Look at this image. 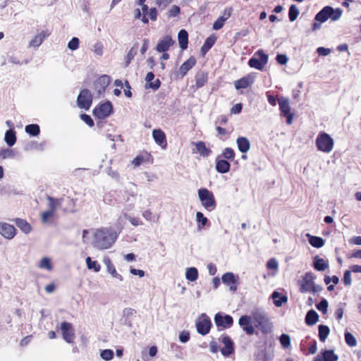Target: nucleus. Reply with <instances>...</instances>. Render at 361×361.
I'll use <instances>...</instances> for the list:
<instances>
[{
	"label": "nucleus",
	"instance_id": "obj_28",
	"mask_svg": "<svg viewBox=\"0 0 361 361\" xmlns=\"http://www.w3.org/2000/svg\"><path fill=\"white\" fill-rule=\"evenodd\" d=\"M230 164L224 160L216 159V169L219 173H225L229 171L230 170Z\"/></svg>",
	"mask_w": 361,
	"mask_h": 361
},
{
	"label": "nucleus",
	"instance_id": "obj_33",
	"mask_svg": "<svg viewBox=\"0 0 361 361\" xmlns=\"http://www.w3.org/2000/svg\"><path fill=\"white\" fill-rule=\"evenodd\" d=\"M279 109L282 116L290 114V107L289 101L286 98H281L279 99Z\"/></svg>",
	"mask_w": 361,
	"mask_h": 361
},
{
	"label": "nucleus",
	"instance_id": "obj_49",
	"mask_svg": "<svg viewBox=\"0 0 361 361\" xmlns=\"http://www.w3.org/2000/svg\"><path fill=\"white\" fill-rule=\"evenodd\" d=\"M215 42V38L212 37H208L206 41L204 42V44L202 47V51H207L214 44Z\"/></svg>",
	"mask_w": 361,
	"mask_h": 361
},
{
	"label": "nucleus",
	"instance_id": "obj_37",
	"mask_svg": "<svg viewBox=\"0 0 361 361\" xmlns=\"http://www.w3.org/2000/svg\"><path fill=\"white\" fill-rule=\"evenodd\" d=\"M138 48V43H135L131 49L128 51V54L125 57L126 66H128L131 61L134 59L137 54Z\"/></svg>",
	"mask_w": 361,
	"mask_h": 361
},
{
	"label": "nucleus",
	"instance_id": "obj_54",
	"mask_svg": "<svg viewBox=\"0 0 361 361\" xmlns=\"http://www.w3.org/2000/svg\"><path fill=\"white\" fill-rule=\"evenodd\" d=\"M280 343L283 348H288L290 345V336L288 334H283L280 337Z\"/></svg>",
	"mask_w": 361,
	"mask_h": 361
},
{
	"label": "nucleus",
	"instance_id": "obj_4",
	"mask_svg": "<svg viewBox=\"0 0 361 361\" xmlns=\"http://www.w3.org/2000/svg\"><path fill=\"white\" fill-rule=\"evenodd\" d=\"M315 145L319 151L328 154L333 150L334 141L330 135L321 132L315 140Z\"/></svg>",
	"mask_w": 361,
	"mask_h": 361
},
{
	"label": "nucleus",
	"instance_id": "obj_17",
	"mask_svg": "<svg viewBox=\"0 0 361 361\" xmlns=\"http://www.w3.org/2000/svg\"><path fill=\"white\" fill-rule=\"evenodd\" d=\"M222 282L229 286L231 291H235L237 289L238 276H235L232 272H226L222 276Z\"/></svg>",
	"mask_w": 361,
	"mask_h": 361
},
{
	"label": "nucleus",
	"instance_id": "obj_20",
	"mask_svg": "<svg viewBox=\"0 0 361 361\" xmlns=\"http://www.w3.org/2000/svg\"><path fill=\"white\" fill-rule=\"evenodd\" d=\"M50 35V32L47 30H42L37 34L30 42L29 47L37 48L39 47L44 40Z\"/></svg>",
	"mask_w": 361,
	"mask_h": 361
},
{
	"label": "nucleus",
	"instance_id": "obj_12",
	"mask_svg": "<svg viewBox=\"0 0 361 361\" xmlns=\"http://www.w3.org/2000/svg\"><path fill=\"white\" fill-rule=\"evenodd\" d=\"M214 322L218 327L226 329L231 327L233 320L231 316L219 312L214 316Z\"/></svg>",
	"mask_w": 361,
	"mask_h": 361
},
{
	"label": "nucleus",
	"instance_id": "obj_64",
	"mask_svg": "<svg viewBox=\"0 0 361 361\" xmlns=\"http://www.w3.org/2000/svg\"><path fill=\"white\" fill-rule=\"evenodd\" d=\"M276 61H277L279 64H281V65H285V64H286V63H287V62H288V59L287 56H286V55H285V54H278V55L276 56Z\"/></svg>",
	"mask_w": 361,
	"mask_h": 361
},
{
	"label": "nucleus",
	"instance_id": "obj_29",
	"mask_svg": "<svg viewBox=\"0 0 361 361\" xmlns=\"http://www.w3.org/2000/svg\"><path fill=\"white\" fill-rule=\"evenodd\" d=\"M271 298L274 304L276 307H281L282 305L288 301V298L286 295H282L278 291H274L271 294Z\"/></svg>",
	"mask_w": 361,
	"mask_h": 361
},
{
	"label": "nucleus",
	"instance_id": "obj_11",
	"mask_svg": "<svg viewBox=\"0 0 361 361\" xmlns=\"http://www.w3.org/2000/svg\"><path fill=\"white\" fill-rule=\"evenodd\" d=\"M220 341L224 344V347L221 349V353L224 357H229L234 353V343L228 336L226 334L222 335Z\"/></svg>",
	"mask_w": 361,
	"mask_h": 361
},
{
	"label": "nucleus",
	"instance_id": "obj_26",
	"mask_svg": "<svg viewBox=\"0 0 361 361\" xmlns=\"http://www.w3.org/2000/svg\"><path fill=\"white\" fill-rule=\"evenodd\" d=\"M15 223L16 226L21 230L25 234H28L32 231L31 225L25 219H16Z\"/></svg>",
	"mask_w": 361,
	"mask_h": 361
},
{
	"label": "nucleus",
	"instance_id": "obj_46",
	"mask_svg": "<svg viewBox=\"0 0 361 361\" xmlns=\"http://www.w3.org/2000/svg\"><path fill=\"white\" fill-rule=\"evenodd\" d=\"M123 214L124 218L128 220L130 223L134 226H138L143 224L142 221L138 217L131 216L126 212H124Z\"/></svg>",
	"mask_w": 361,
	"mask_h": 361
},
{
	"label": "nucleus",
	"instance_id": "obj_57",
	"mask_svg": "<svg viewBox=\"0 0 361 361\" xmlns=\"http://www.w3.org/2000/svg\"><path fill=\"white\" fill-rule=\"evenodd\" d=\"M351 272L352 271L350 269L346 270L343 274V283L347 286H350L352 283Z\"/></svg>",
	"mask_w": 361,
	"mask_h": 361
},
{
	"label": "nucleus",
	"instance_id": "obj_35",
	"mask_svg": "<svg viewBox=\"0 0 361 361\" xmlns=\"http://www.w3.org/2000/svg\"><path fill=\"white\" fill-rule=\"evenodd\" d=\"M4 140L9 147L14 145L16 142V136L13 129H10L6 132Z\"/></svg>",
	"mask_w": 361,
	"mask_h": 361
},
{
	"label": "nucleus",
	"instance_id": "obj_31",
	"mask_svg": "<svg viewBox=\"0 0 361 361\" xmlns=\"http://www.w3.org/2000/svg\"><path fill=\"white\" fill-rule=\"evenodd\" d=\"M194 145H195L196 147V152L199 153L201 156L208 157L210 154L211 150L206 147L204 142L200 141L195 142Z\"/></svg>",
	"mask_w": 361,
	"mask_h": 361
},
{
	"label": "nucleus",
	"instance_id": "obj_48",
	"mask_svg": "<svg viewBox=\"0 0 361 361\" xmlns=\"http://www.w3.org/2000/svg\"><path fill=\"white\" fill-rule=\"evenodd\" d=\"M114 351L110 349L102 350L100 352V357L105 361L111 360L114 357Z\"/></svg>",
	"mask_w": 361,
	"mask_h": 361
},
{
	"label": "nucleus",
	"instance_id": "obj_42",
	"mask_svg": "<svg viewBox=\"0 0 361 361\" xmlns=\"http://www.w3.org/2000/svg\"><path fill=\"white\" fill-rule=\"evenodd\" d=\"M196 221L197 222L198 230L202 229L208 222L207 218L205 217L204 214L200 212H197L196 213Z\"/></svg>",
	"mask_w": 361,
	"mask_h": 361
},
{
	"label": "nucleus",
	"instance_id": "obj_62",
	"mask_svg": "<svg viewBox=\"0 0 361 361\" xmlns=\"http://www.w3.org/2000/svg\"><path fill=\"white\" fill-rule=\"evenodd\" d=\"M179 340L181 343H186L190 340V333L187 331H183L179 334Z\"/></svg>",
	"mask_w": 361,
	"mask_h": 361
},
{
	"label": "nucleus",
	"instance_id": "obj_14",
	"mask_svg": "<svg viewBox=\"0 0 361 361\" xmlns=\"http://www.w3.org/2000/svg\"><path fill=\"white\" fill-rule=\"evenodd\" d=\"M61 330L63 339L68 343H71L74 340V330L71 323L63 322L61 324Z\"/></svg>",
	"mask_w": 361,
	"mask_h": 361
},
{
	"label": "nucleus",
	"instance_id": "obj_10",
	"mask_svg": "<svg viewBox=\"0 0 361 361\" xmlns=\"http://www.w3.org/2000/svg\"><path fill=\"white\" fill-rule=\"evenodd\" d=\"M113 107L110 102H106L94 108L93 114L99 119H104L108 117L112 112Z\"/></svg>",
	"mask_w": 361,
	"mask_h": 361
},
{
	"label": "nucleus",
	"instance_id": "obj_39",
	"mask_svg": "<svg viewBox=\"0 0 361 361\" xmlns=\"http://www.w3.org/2000/svg\"><path fill=\"white\" fill-rule=\"evenodd\" d=\"M38 267L42 269H45L47 271H51L53 269L51 259L49 257H44L41 259Z\"/></svg>",
	"mask_w": 361,
	"mask_h": 361
},
{
	"label": "nucleus",
	"instance_id": "obj_51",
	"mask_svg": "<svg viewBox=\"0 0 361 361\" xmlns=\"http://www.w3.org/2000/svg\"><path fill=\"white\" fill-rule=\"evenodd\" d=\"M222 156L224 157V158L232 161L234 159L235 152L233 149L230 147H226L223 151Z\"/></svg>",
	"mask_w": 361,
	"mask_h": 361
},
{
	"label": "nucleus",
	"instance_id": "obj_25",
	"mask_svg": "<svg viewBox=\"0 0 361 361\" xmlns=\"http://www.w3.org/2000/svg\"><path fill=\"white\" fill-rule=\"evenodd\" d=\"M196 60L194 57H190L180 67L179 71L182 76H184L195 64Z\"/></svg>",
	"mask_w": 361,
	"mask_h": 361
},
{
	"label": "nucleus",
	"instance_id": "obj_1",
	"mask_svg": "<svg viewBox=\"0 0 361 361\" xmlns=\"http://www.w3.org/2000/svg\"><path fill=\"white\" fill-rule=\"evenodd\" d=\"M117 235L111 228H102L93 234L92 245L98 250H106L115 243Z\"/></svg>",
	"mask_w": 361,
	"mask_h": 361
},
{
	"label": "nucleus",
	"instance_id": "obj_58",
	"mask_svg": "<svg viewBox=\"0 0 361 361\" xmlns=\"http://www.w3.org/2000/svg\"><path fill=\"white\" fill-rule=\"evenodd\" d=\"M54 212L49 209L43 212L41 215L42 222L44 224L48 223L49 219L54 216Z\"/></svg>",
	"mask_w": 361,
	"mask_h": 361
},
{
	"label": "nucleus",
	"instance_id": "obj_56",
	"mask_svg": "<svg viewBox=\"0 0 361 361\" xmlns=\"http://www.w3.org/2000/svg\"><path fill=\"white\" fill-rule=\"evenodd\" d=\"M79 39L78 37H73L68 43V47L72 51L76 50L79 47Z\"/></svg>",
	"mask_w": 361,
	"mask_h": 361
},
{
	"label": "nucleus",
	"instance_id": "obj_38",
	"mask_svg": "<svg viewBox=\"0 0 361 361\" xmlns=\"http://www.w3.org/2000/svg\"><path fill=\"white\" fill-rule=\"evenodd\" d=\"M142 215L143 218L147 221L157 223L159 219V216L153 214L150 209L144 210L142 213Z\"/></svg>",
	"mask_w": 361,
	"mask_h": 361
},
{
	"label": "nucleus",
	"instance_id": "obj_53",
	"mask_svg": "<svg viewBox=\"0 0 361 361\" xmlns=\"http://www.w3.org/2000/svg\"><path fill=\"white\" fill-rule=\"evenodd\" d=\"M106 269L113 278L117 279L120 281L123 280V276L117 272L114 265L110 266V267L107 268Z\"/></svg>",
	"mask_w": 361,
	"mask_h": 361
},
{
	"label": "nucleus",
	"instance_id": "obj_22",
	"mask_svg": "<svg viewBox=\"0 0 361 361\" xmlns=\"http://www.w3.org/2000/svg\"><path fill=\"white\" fill-rule=\"evenodd\" d=\"M232 9L227 8L224 11L223 15L220 16L213 24L214 30H220L224 25L226 20L231 16Z\"/></svg>",
	"mask_w": 361,
	"mask_h": 361
},
{
	"label": "nucleus",
	"instance_id": "obj_52",
	"mask_svg": "<svg viewBox=\"0 0 361 361\" xmlns=\"http://www.w3.org/2000/svg\"><path fill=\"white\" fill-rule=\"evenodd\" d=\"M328 302L326 299H322L320 302H319L316 307L317 310L322 312L323 314H326L328 310Z\"/></svg>",
	"mask_w": 361,
	"mask_h": 361
},
{
	"label": "nucleus",
	"instance_id": "obj_55",
	"mask_svg": "<svg viewBox=\"0 0 361 361\" xmlns=\"http://www.w3.org/2000/svg\"><path fill=\"white\" fill-rule=\"evenodd\" d=\"M48 200H49V209L55 213V212L57 209V207L59 205V200L54 199L50 197H48Z\"/></svg>",
	"mask_w": 361,
	"mask_h": 361
},
{
	"label": "nucleus",
	"instance_id": "obj_19",
	"mask_svg": "<svg viewBox=\"0 0 361 361\" xmlns=\"http://www.w3.org/2000/svg\"><path fill=\"white\" fill-rule=\"evenodd\" d=\"M255 75L254 74H248L246 76L236 80L235 82V87L237 90L247 88L255 82Z\"/></svg>",
	"mask_w": 361,
	"mask_h": 361
},
{
	"label": "nucleus",
	"instance_id": "obj_6",
	"mask_svg": "<svg viewBox=\"0 0 361 361\" xmlns=\"http://www.w3.org/2000/svg\"><path fill=\"white\" fill-rule=\"evenodd\" d=\"M252 319L256 323L255 326L263 333H269L271 331L272 325L267 317L259 311L252 312Z\"/></svg>",
	"mask_w": 361,
	"mask_h": 361
},
{
	"label": "nucleus",
	"instance_id": "obj_7",
	"mask_svg": "<svg viewBox=\"0 0 361 361\" xmlns=\"http://www.w3.org/2000/svg\"><path fill=\"white\" fill-rule=\"evenodd\" d=\"M268 63V55L262 50H258L253 57L250 59L248 65L253 68L262 71Z\"/></svg>",
	"mask_w": 361,
	"mask_h": 361
},
{
	"label": "nucleus",
	"instance_id": "obj_45",
	"mask_svg": "<svg viewBox=\"0 0 361 361\" xmlns=\"http://www.w3.org/2000/svg\"><path fill=\"white\" fill-rule=\"evenodd\" d=\"M345 341L346 344L350 347H355L357 345V340L355 337L350 332L345 333Z\"/></svg>",
	"mask_w": 361,
	"mask_h": 361
},
{
	"label": "nucleus",
	"instance_id": "obj_9",
	"mask_svg": "<svg viewBox=\"0 0 361 361\" xmlns=\"http://www.w3.org/2000/svg\"><path fill=\"white\" fill-rule=\"evenodd\" d=\"M92 102V95L87 89L82 90L77 99V104L79 108L88 110Z\"/></svg>",
	"mask_w": 361,
	"mask_h": 361
},
{
	"label": "nucleus",
	"instance_id": "obj_36",
	"mask_svg": "<svg viewBox=\"0 0 361 361\" xmlns=\"http://www.w3.org/2000/svg\"><path fill=\"white\" fill-rule=\"evenodd\" d=\"M185 278L189 281H195L198 278V271L195 267H189L185 271Z\"/></svg>",
	"mask_w": 361,
	"mask_h": 361
},
{
	"label": "nucleus",
	"instance_id": "obj_5",
	"mask_svg": "<svg viewBox=\"0 0 361 361\" xmlns=\"http://www.w3.org/2000/svg\"><path fill=\"white\" fill-rule=\"evenodd\" d=\"M198 197L202 205L209 212L215 209L216 204L213 192L207 188H200L197 191Z\"/></svg>",
	"mask_w": 361,
	"mask_h": 361
},
{
	"label": "nucleus",
	"instance_id": "obj_60",
	"mask_svg": "<svg viewBox=\"0 0 361 361\" xmlns=\"http://www.w3.org/2000/svg\"><path fill=\"white\" fill-rule=\"evenodd\" d=\"M103 45L101 42H97L94 45L93 51L97 56H102L103 54Z\"/></svg>",
	"mask_w": 361,
	"mask_h": 361
},
{
	"label": "nucleus",
	"instance_id": "obj_27",
	"mask_svg": "<svg viewBox=\"0 0 361 361\" xmlns=\"http://www.w3.org/2000/svg\"><path fill=\"white\" fill-rule=\"evenodd\" d=\"M306 236L308 238L309 243L314 247L320 248L324 245L325 241L323 238L318 236H314L307 233Z\"/></svg>",
	"mask_w": 361,
	"mask_h": 361
},
{
	"label": "nucleus",
	"instance_id": "obj_2",
	"mask_svg": "<svg viewBox=\"0 0 361 361\" xmlns=\"http://www.w3.org/2000/svg\"><path fill=\"white\" fill-rule=\"evenodd\" d=\"M343 11L339 8H334L331 6L324 7L314 17L316 21L320 23H325L330 19L332 21H336L341 17Z\"/></svg>",
	"mask_w": 361,
	"mask_h": 361
},
{
	"label": "nucleus",
	"instance_id": "obj_61",
	"mask_svg": "<svg viewBox=\"0 0 361 361\" xmlns=\"http://www.w3.org/2000/svg\"><path fill=\"white\" fill-rule=\"evenodd\" d=\"M81 119L90 127H92L94 126V121L92 118L85 114L80 115Z\"/></svg>",
	"mask_w": 361,
	"mask_h": 361
},
{
	"label": "nucleus",
	"instance_id": "obj_15",
	"mask_svg": "<svg viewBox=\"0 0 361 361\" xmlns=\"http://www.w3.org/2000/svg\"><path fill=\"white\" fill-rule=\"evenodd\" d=\"M110 83V78L106 75H102L97 79L94 83V90L97 91L99 95L102 94L109 84Z\"/></svg>",
	"mask_w": 361,
	"mask_h": 361
},
{
	"label": "nucleus",
	"instance_id": "obj_23",
	"mask_svg": "<svg viewBox=\"0 0 361 361\" xmlns=\"http://www.w3.org/2000/svg\"><path fill=\"white\" fill-rule=\"evenodd\" d=\"M236 143L240 152L246 153L250 150V142L247 137H239L236 140Z\"/></svg>",
	"mask_w": 361,
	"mask_h": 361
},
{
	"label": "nucleus",
	"instance_id": "obj_47",
	"mask_svg": "<svg viewBox=\"0 0 361 361\" xmlns=\"http://www.w3.org/2000/svg\"><path fill=\"white\" fill-rule=\"evenodd\" d=\"M16 154L12 149H1L0 150V157L1 159H6L8 158H13Z\"/></svg>",
	"mask_w": 361,
	"mask_h": 361
},
{
	"label": "nucleus",
	"instance_id": "obj_24",
	"mask_svg": "<svg viewBox=\"0 0 361 361\" xmlns=\"http://www.w3.org/2000/svg\"><path fill=\"white\" fill-rule=\"evenodd\" d=\"M313 267L316 270L323 271L329 267V264L324 259L317 255L314 257Z\"/></svg>",
	"mask_w": 361,
	"mask_h": 361
},
{
	"label": "nucleus",
	"instance_id": "obj_21",
	"mask_svg": "<svg viewBox=\"0 0 361 361\" xmlns=\"http://www.w3.org/2000/svg\"><path fill=\"white\" fill-rule=\"evenodd\" d=\"M152 137L155 142L161 148L165 149L167 145L166 135L161 129H154L152 131Z\"/></svg>",
	"mask_w": 361,
	"mask_h": 361
},
{
	"label": "nucleus",
	"instance_id": "obj_34",
	"mask_svg": "<svg viewBox=\"0 0 361 361\" xmlns=\"http://www.w3.org/2000/svg\"><path fill=\"white\" fill-rule=\"evenodd\" d=\"M208 80V74L207 73L201 72L195 76V86L197 88L203 87Z\"/></svg>",
	"mask_w": 361,
	"mask_h": 361
},
{
	"label": "nucleus",
	"instance_id": "obj_16",
	"mask_svg": "<svg viewBox=\"0 0 361 361\" xmlns=\"http://www.w3.org/2000/svg\"><path fill=\"white\" fill-rule=\"evenodd\" d=\"M0 234L5 238L11 240L16 235V229L7 223H0Z\"/></svg>",
	"mask_w": 361,
	"mask_h": 361
},
{
	"label": "nucleus",
	"instance_id": "obj_13",
	"mask_svg": "<svg viewBox=\"0 0 361 361\" xmlns=\"http://www.w3.org/2000/svg\"><path fill=\"white\" fill-rule=\"evenodd\" d=\"M175 43V40L173 39L170 35H166L159 39L156 47V50L158 52H166L171 47L173 46Z\"/></svg>",
	"mask_w": 361,
	"mask_h": 361
},
{
	"label": "nucleus",
	"instance_id": "obj_63",
	"mask_svg": "<svg viewBox=\"0 0 361 361\" xmlns=\"http://www.w3.org/2000/svg\"><path fill=\"white\" fill-rule=\"evenodd\" d=\"M161 82L159 79L155 80L154 81H152L149 82L148 85H146V88H151L152 90H158L160 87Z\"/></svg>",
	"mask_w": 361,
	"mask_h": 361
},
{
	"label": "nucleus",
	"instance_id": "obj_18",
	"mask_svg": "<svg viewBox=\"0 0 361 361\" xmlns=\"http://www.w3.org/2000/svg\"><path fill=\"white\" fill-rule=\"evenodd\" d=\"M338 356L333 350H324L318 354L313 361H338Z\"/></svg>",
	"mask_w": 361,
	"mask_h": 361
},
{
	"label": "nucleus",
	"instance_id": "obj_59",
	"mask_svg": "<svg viewBox=\"0 0 361 361\" xmlns=\"http://www.w3.org/2000/svg\"><path fill=\"white\" fill-rule=\"evenodd\" d=\"M267 267L268 269H274L276 271L279 268V263L275 258H271L267 262Z\"/></svg>",
	"mask_w": 361,
	"mask_h": 361
},
{
	"label": "nucleus",
	"instance_id": "obj_8",
	"mask_svg": "<svg viewBox=\"0 0 361 361\" xmlns=\"http://www.w3.org/2000/svg\"><path fill=\"white\" fill-rule=\"evenodd\" d=\"M196 328L197 332L201 335L207 334L212 326V322L206 314H202L196 321Z\"/></svg>",
	"mask_w": 361,
	"mask_h": 361
},
{
	"label": "nucleus",
	"instance_id": "obj_43",
	"mask_svg": "<svg viewBox=\"0 0 361 361\" xmlns=\"http://www.w3.org/2000/svg\"><path fill=\"white\" fill-rule=\"evenodd\" d=\"M85 261L88 269L94 270L95 272L100 271L101 266L97 261H92L90 257H87Z\"/></svg>",
	"mask_w": 361,
	"mask_h": 361
},
{
	"label": "nucleus",
	"instance_id": "obj_44",
	"mask_svg": "<svg viewBox=\"0 0 361 361\" xmlns=\"http://www.w3.org/2000/svg\"><path fill=\"white\" fill-rule=\"evenodd\" d=\"M299 15V10L298 7L293 4L290 6L289 11H288V18L290 21L293 22L295 21L298 16Z\"/></svg>",
	"mask_w": 361,
	"mask_h": 361
},
{
	"label": "nucleus",
	"instance_id": "obj_32",
	"mask_svg": "<svg viewBox=\"0 0 361 361\" xmlns=\"http://www.w3.org/2000/svg\"><path fill=\"white\" fill-rule=\"evenodd\" d=\"M318 319L319 315L314 310H309L305 316V323L309 326L315 324Z\"/></svg>",
	"mask_w": 361,
	"mask_h": 361
},
{
	"label": "nucleus",
	"instance_id": "obj_41",
	"mask_svg": "<svg viewBox=\"0 0 361 361\" xmlns=\"http://www.w3.org/2000/svg\"><path fill=\"white\" fill-rule=\"evenodd\" d=\"M25 132L31 136H37L40 133L39 126L37 124H30L25 126Z\"/></svg>",
	"mask_w": 361,
	"mask_h": 361
},
{
	"label": "nucleus",
	"instance_id": "obj_30",
	"mask_svg": "<svg viewBox=\"0 0 361 361\" xmlns=\"http://www.w3.org/2000/svg\"><path fill=\"white\" fill-rule=\"evenodd\" d=\"M178 39L180 47L182 49H185L188 44V35L185 30H180L178 34Z\"/></svg>",
	"mask_w": 361,
	"mask_h": 361
},
{
	"label": "nucleus",
	"instance_id": "obj_3",
	"mask_svg": "<svg viewBox=\"0 0 361 361\" xmlns=\"http://www.w3.org/2000/svg\"><path fill=\"white\" fill-rule=\"evenodd\" d=\"M315 276L312 272L305 274L302 280L300 281V290L302 293L312 292L318 293L322 290V287L314 283Z\"/></svg>",
	"mask_w": 361,
	"mask_h": 361
},
{
	"label": "nucleus",
	"instance_id": "obj_40",
	"mask_svg": "<svg viewBox=\"0 0 361 361\" xmlns=\"http://www.w3.org/2000/svg\"><path fill=\"white\" fill-rule=\"evenodd\" d=\"M318 329L319 340L324 342L330 333V329L327 326L322 324L319 325Z\"/></svg>",
	"mask_w": 361,
	"mask_h": 361
},
{
	"label": "nucleus",
	"instance_id": "obj_50",
	"mask_svg": "<svg viewBox=\"0 0 361 361\" xmlns=\"http://www.w3.org/2000/svg\"><path fill=\"white\" fill-rule=\"evenodd\" d=\"M252 319V316L243 315L242 316L238 321L239 325L243 329L244 326H247L251 324Z\"/></svg>",
	"mask_w": 361,
	"mask_h": 361
}]
</instances>
